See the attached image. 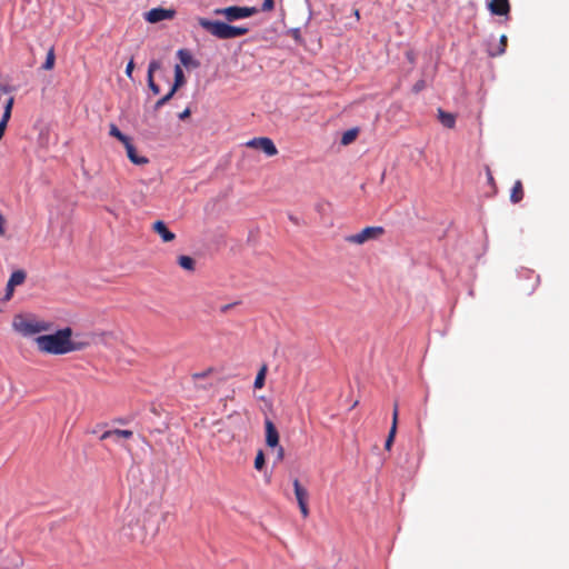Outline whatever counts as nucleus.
I'll return each instance as SVG.
<instances>
[{
  "mask_svg": "<svg viewBox=\"0 0 569 569\" xmlns=\"http://www.w3.org/2000/svg\"><path fill=\"white\" fill-rule=\"evenodd\" d=\"M72 329L66 327L51 335L38 336L34 342L40 352L56 356L80 351L89 346L88 341L72 339Z\"/></svg>",
  "mask_w": 569,
  "mask_h": 569,
  "instance_id": "f257e3e1",
  "label": "nucleus"
},
{
  "mask_svg": "<svg viewBox=\"0 0 569 569\" xmlns=\"http://www.w3.org/2000/svg\"><path fill=\"white\" fill-rule=\"evenodd\" d=\"M12 327L22 336H32L36 333L50 331L52 323L39 320L34 317L18 315L13 318Z\"/></svg>",
  "mask_w": 569,
  "mask_h": 569,
  "instance_id": "f03ea898",
  "label": "nucleus"
},
{
  "mask_svg": "<svg viewBox=\"0 0 569 569\" xmlns=\"http://www.w3.org/2000/svg\"><path fill=\"white\" fill-rule=\"evenodd\" d=\"M216 14H222L228 21H234L239 19L249 18L258 12L254 7H237L231 6L222 9H217Z\"/></svg>",
  "mask_w": 569,
  "mask_h": 569,
  "instance_id": "7ed1b4c3",
  "label": "nucleus"
},
{
  "mask_svg": "<svg viewBox=\"0 0 569 569\" xmlns=\"http://www.w3.org/2000/svg\"><path fill=\"white\" fill-rule=\"evenodd\" d=\"M198 23L218 39H230V24L221 21H211L206 18H198Z\"/></svg>",
  "mask_w": 569,
  "mask_h": 569,
  "instance_id": "20e7f679",
  "label": "nucleus"
},
{
  "mask_svg": "<svg viewBox=\"0 0 569 569\" xmlns=\"http://www.w3.org/2000/svg\"><path fill=\"white\" fill-rule=\"evenodd\" d=\"M385 232L382 227H366L360 232L346 238L350 243L362 244L369 240L378 239Z\"/></svg>",
  "mask_w": 569,
  "mask_h": 569,
  "instance_id": "39448f33",
  "label": "nucleus"
},
{
  "mask_svg": "<svg viewBox=\"0 0 569 569\" xmlns=\"http://www.w3.org/2000/svg\"><path fill=\"white\" fill-rule=\"evenodd\" d=\"M293 490L296 500L298 502L300 512L303 518L309 517V507H308V499H309V492L308 490L301 486L299 479L293 480Z\"/></svg>",
  "mask_w": 569,
  "mask_h": 569,
  "instance_id": "423d86ee",
  "label": "nucleus"
},
{
  "mask_svg": "<svg viewBox=\"0 0 569 569\" xmlns=\"http://www.w3.org/2000/svg\"><path fill=\"white\" fill-rule=\"evenodd\" d=\"M246 146L249 148L262 150L268 157H272L278 153L276 144L268 137L253 138L249 140Z\"/></svg>",
  "mask_w": 569,
  "mask_h": 569,
  "instance_id": "0eeeda50",
  "label": "nucleus"
},
{
  "mask_svg": "<svg viewBox=\"0 0 569 569\" xmlns=\"http://www.w3.org/2000/svg\"><path fill=\"white\" fill-rule=\"evenodd\" d=\"M183 83H184L183 71H182L181 67L177 64L174 68V82L171 86L169 92L156 102V108L158 109L161 106H163L167 101H169L172 98V96L174 94V92L177 91V89L179 87H181Z\"/></svg>",
  "mask_w": 569,
  "mask_h": 569,
  "instance_id": "6e6552de",
  "label": "nucleus"
},
{
  "mask_svg": "<svg viewBox=\"0 0 569 569\" xmlns=\"http://www.w3.org/2000/svg\"><path fill=\"white\" fill-rule=\"evenodd\" d=\"M176 16L174 9H166V8H153L147 12L146 19L150 23H158L163 20H171Z\"/></svg>",
  "mask_w": 569,
  "mask_h": 569,
  "instance_id": "1a4fd4ad",
  "label": "nucleus"
},
{
  "mask_svg": "<svg viewBox=\"0 0 569 569\" xmlns=\"http://www.w3.org/2000/svg\"><path fill=\"white\" fill-rule=\"evenodd\" d=\"M264 430H266V445L269 448H276L279 445V432L274 426V423L269 419H264Z\"/></svg>",
  "mask_w": 569,
  "mask_h": 569,
  "instance_id": "9d476101",
  "label": "nucleus"
},
{
  "mask_svg": "<svg viewBox=\"0 0 569 569\" xmlns=\"http://www.w3.org/2000/svg\"><path fill=\"white\" fill-rule=\"evenodd\" d=\"M398 415H399V405H398V401H395L393 411H392V423H391V428H390L389 435H388L386 443H385V448L387 450L391 449V446L393 443V440H395V437L397 433Z\"/></svg>",
  "mask_w": 569,
  "mask_h": 569,
  "instance_id": "9b49d317",
  "label": "nucleus"
},
{
  "mask_svg": "<svg viewBox=\"0 0 569 569\" xmlns=\"http://www.w3.org/2000/svg\"><path fill=\"white\" fill-rule=\"evenodd\" d=\"M488 8L492 14L506 16L510 11L509 0H491Z\"/></svg>",
  "mask_w": 569,
  "mask_h": 569,
  "instance_id": "f8f14e48",
  "label": "nucleus"
},
{
  "mask_svg": "<svg viewBox=\"0 0 569 569\" xmlns=\"http://www.w3.org/2000/svg\"><path fill=\"white\" fill-rule=\"evenodd\" d=\"M152 229L160 236L163 242H170L176 238L174 233L171 232L166 223L161 220L156 221L152 226Z\"/></svg>",
  "mask_w": 569,
  "mask_h": 569,
  "instance_id": "ddd939ff",
  "label": "nucleus"
},
{
  "mask_svg": "<svg viewBox=\"0 0 569 569\" xmlns=\"http://www.w3.org/2000/svg\"><path fill=\"white\" fill-rule=\"evenodd\" d=\"M132 431L130 430H121V429H113V430H107L100 436V440H107L112 438L114 441H119L121 438L128 439L132 437Z\"/></svg>",
  "mask_w": 569,
  "mask_h": 569,
  "instance_id": "4468645a",
  "label": "nucleus"
},
{
  "mask_svg": "<svg viewBox=\"0 0 569 569\" xmlns=\"http://www.w3.org/2000/svg\"><path fill=\"white\" fill-rule=\"evenodd\" d=\"M213 371H214V369L210 367V368H208V369H207V370H204V371H201V372H194V373H192V375H191V379H192V381H193V383H194V387H196L197 389H200V388H202V389H207V388L211 387V386H212L211 383H209V385H201V383H200V380L206 379V378H207L209 375H211Z\"/></svg>",
  "mask_w": 569,
  "mask_h": 569,
  "instance_id": "2eb2a0df",
  "label": "nucleus"
},
{
  "mask_svg": "<svg viewBox=\"0 0 569 569\" xmlns=\"http://www.w3.org/2000/svg\"><path fill=\"white\" fill-rule=\"evenodd\" d=\"M438 119L443 127L452 129L456 124V117L452 113L438 109Z\"/></svg>",
  "mask_w": 569,
  "mask_h": 569,
  "instance_id": "dca6fc26",
  "label": "nucleus"
},
{
  "mask_svg": "<svg viewBox=\"0 0 569 569\" xmlns=\"http://www.w3.org/2000/svg\"><path fill=\"white\" fill-rule=\"evenodd\" d=\"M523 199V187L520 180H517L511 189L510 200L513 203H518Z\"/></svg>",
  "mask_w": 569,
  "mask_h": 569,
  "instance_id": "f3484780",
  "label": "nucleus"
},
{
  "mask_svg": "<svg viewBox=\"0 0 569 569\" xmlns=\"http://www.w3.org/2000/svg\"><path fill=\"white\" fill-rule=\"evenodd\" d=\"M128 158L134 163V164H142V157H140L133 144L131 143V140H127V143H123Z\"/></svg>",
  "mask_w": 569,
  "mask_h": 569,
  "instance_id": "a211bd4d",
  "label": "nucleus"
},
{
  "mask_svg": "<svg viewBox=\"0 0 569 569\" xmlns=\"http://www.w3.org/2000/svg\"><path fill=\"white\" fill-rule=\"evenodd\" d=\"M26 279V273L22 270H17L11 273L10 279L8 281V287H16L23 283Z\"/></svg>",
  "mask_w": 569,
  "mask_h": 569,
  "instance_id": "6ab92c4d",
  "label": "nucleus"
},
{
  "mask_svg": "<svg viewBox=\"0 0 569 569\" xmlns=\"http://www.w3.org/2000/svg\"><path fill=\"white\" fill-rule=\"evenodd\" d=\"M178 263L181 268L193 271L194 270V260L189 256H180L178 258Z\"/></svg>",
  "mask_w": 569,
  "mask_h": 569,
  "instance_id": "aec40b11",
  "label": "nucleus"
},
{
  "mask_svg": "<svg viewBox=\"0 0 569 569\" xmlns=\"http://www.w3.org/2000/svg\"><path fill=\"white\" fill-rule=\"evenodd\" d=\"M266 373H267V366L263 365L260 368V370L258 371L257 377L254 379L253 386L256 389H261L264 386Z\"/></svg>",
  "mask_w": 569,
  "mask_h": 569,
  "instance_id": "412c9836",
  "label": "nucleus"
},
{
  "mask_svg": "<svg viewBox=\"0 0 569 569\" xmlns=\"http://www.w3.org/2000/svg\"><path fill=\"white\" fill-rule=\"evenodd\" d=\"M357 136H358L357 129L347 130L346 132H343V134L341 137V144H343V146L350 144L351 142H353L356 140Z\"/></svg>",
  "mask_w": 569,
  "mask_h": 569,
  "instance_id": "4be33fe9",
  "label": "nucleus"
},
{
  "mask_svg": "<svg viewBox=\"0 0 569 569\" xmlns=\"http://www.w3.org/2000/svg\"><path fill=\"white\" fill-rule=\"evenodd\" d=\"M109 134H110L111 137L117 138V139H118V140H120L122 143H127V140H129V139H130L128 136L123 134V133L119 130V128H118L116 124H113V123H111V124H110Z\"/></svg>",
  "mask_w": 569,
  "mask_h": 569,
  "instance_id": "5701e85b",
  "label": "nucleus"
},
{
  "mask_svg": "<svg viewBox=\"0 0 569 569\" xmlns=\"http://www.w3.org/2000/svg\"><path fill=\"white\" fill-rule=\"evenodd\" d=\"M154 66H156V63H154V62H151V63L149 64V69H148V82H149V88L153 91V93H154V94H158V93L160 92V89H159V87L154 83L153 78H152V72H153Z\"/></svg>",
  "mask_w": 569,
  "mask_h": 569,
  "instance_id": "b1692460",
  "label": "nucleus"
},
{
  "mask_svg": "<svg viewBox=\"0 0 569 569\" xmlns=\"http://www.w3.org/2000/svg\"><path fill=\"white\" fill-rule=\"evenodd\" d=\"M507 41H508L507 36L502 34L500 37V43H499L498 49L496 51L490 50L489 54L491 57H497V56H500V54L505 53L506 48H507Z\"/></svg>",
  "mask_w": 569,
  "mask_h": 569,
  "instance_id": "393cba45",
  "label": "nucleus"
},
{
  "mask_svg": "<svg viewBox=\"0 0 569 569\" xmlns=\"http://www.w3.org/2000/svg\"><path fill=\"white\" fill-rule=\"evenodd\" d=\"M54 60H56L54 50H53V48H51L47 53V58H46L44 63L42 64V69L51 70L54 67Z\"/></svg>",
  "mask_w": 569,
  "mask_h": 569,
  "instance_id": "a878e982",
  "label": "nucleus"
},
{
  "mask_svg": "<svg viewBox=\"0 0 569 569\" xmlns=\"http://www.w3.org/2000/svg\"><path fill=\"white\" fill-rule=\"evenodd\" d=\"M13 103H14V98L13 97H10L6 104H4V108H3V114H2V118H4V120H10L11 118V113H12V108H13Z\"/></svg>",
  "mask_w": 569,
  "mask_h": 569,
  "instance_id": "bb28decb",
  "label": "nucleus"
},
{
  "mask_svg": "<svg viewBox=\"0 0 569 569\" xmlns=\"http://www.w3.org/2000/svg\"><path fill=\"white\" fill-rule=\"evenodd\" d=\"M248 31L249 29L244 27L230 26V39L244 36L248 33Z\"/></svg>",
  "mask_w": 569,
  "mask_h": 569,
  "instance_id": "cd10ccee",
  "label": "nucleus"
},
{
  "mask_svg": "<svg viewBox=\"0 0 569 569\" xmlns=\"http://www.w3.org/2000/svg\"><path fill=\"white\" fill-rule=\"evenodd\" d=\"M264 462H266V461H264V453H263V451H262V450H259V451L257 452L256 458H254V468H256L257 470H261V469L263 468V466H264Z\"/></svg>",
  "mask_w": 569,
  "mask_h": 569,
  "instance_id": "c85d7f7f",
  "label": "nucleus"
},
{
  "mask_svg": "<svg viewBox=\"0 0 569 569\" xmlns=\"http://www.w3.org/2000/svg\"><path fill=\"white\" fill-rule=\"evenodd\" d=\"M178 57H179L180 61L182 62V64H184V66H189V63L192 60L190 53L183 49L178 51Z\"/></svg>",
  "mask_w": 569,
  "mask_h": 569,
  "instance_id": "c756f323",
  "label": "nucleus"
},
{
  "mask_svg": "<svg viewBox=\"0 0 569 569\" xmlns=\"http://www.w3.org/2000/svg\"><path fill=\"white\" fill-rule=\"evenodd\" d=\"M274 8V0H263L261 10L262 11H272Z\"/></svg>",
  "mask_w": 569,
  "mask_h": 569,
  "instance_id": "7c9ffc66",
  "label": "nucleus"
},
{
  "mask_svg": "<svg viewBox=\"0 0 569 569\" xmlns=\"http://www.w3.org/2000/svg\"><path fill=\"white\" fill-rule=\"evenodd\" d=\"M426 88V81L425 80H418L413 87H412V91L418 93L420 92L421 90H423Z\"/></svg>",
  "mask_w": 569,
  "mask_h": 569,
  "instance_id": "2f4dec72",
  "label": "nucleus"
},
{
  "mask_svg": "<svg viewBox=\"0 0 569 569\" xmlns=\"http://www.w3.org/2000/svg\"><path fill=\"white\" fill-rule=\"evenodd\" d=\"M9 120H4V118H1L0 120V140L3 138L6 128L8 126Z\"/></svg>",
  "mask_w": 569,
  "mask_h": 569,
  "instance_id": "473e14b6",
  "label": "nucleus"
},
{
  "mask_svg": "<svg viewBox=\"0 0 569 569\" xmlns=\"http://www.w3.org/2000/svg\"><path fill=\"white\" fill-rule=\"evenodd\" d=\"M191 114V110L189 108H186L182 112L179 113L180 120H186Z\"/></svg>",
  "mask_w": 569,
  "mask_h": 569,
  "instance_id": "72a5a7b5",
  "label": "nucleus"
},
{
  "mask_svg": "<svg viewBox=\"0 0 569 569\" xmlns=\"http://www.w3.org/2000/svg\"><path fill=\"white\" fill-rule=\"evenodd\" d=\"M133 67H134L133 61H132V60H131V61H129V63L127 64V68H126V73H127L129 77L131 76V72H132V70H133Z\"/></svg>",
  "mask_w": 569,
  "mask_h": 569,
  "instance_id": "f704fd0d",
  "label": "nucleus"
},
{
  "mask_svg": "<svg viewBox=\"0 0 569 569\" xmlns=\"http://www.w3.org/2000/svg\"><path fill=\"white\" fill-rule=\"evenodd\" d=\"M13 290H14V287L7 286V289H6V299L7 300H9L12 297Z\"/></svg>",
  "mask_w": 569,
  "mask_h": 569,
  "instance_id": "c9c22d12",
  "label": "nucleus"
},
{
  "mask_svg": "<svg viewBox=\"0 0 569 569\" xmlns=\"http://www.w3.org/2000/svg\"><path fill=\"white\" fill-rule=\"evenodd\" d=\"M0 90H1V92L8 93V92H11L13 90V88L10 86H7V84H1Z\"/></svg>",
  "mask_w": 569,
  "mask_h": 569,
  "instance_id": "e433bc0d",
  "label": "nucleus"
},
{
  "mask_svg": "<svg viewBox=\"0 0 569 569\" xmlns=\"http://www.w3.org/2000/svg\"><path fill=\"white\" fill-rule=\"evenodd\" d=\"M284 456V449L278 445V459L281 460Z\"/></svg>",
  "mask_w": 569,
  "mask_h": 569,
  "instance_id": "4c0bfd02",
  "label": "nucleus"
},
{
  "mask_svg": "<svg viewBox=\"0 0 569 569\" xmlns=\"http://www.w3.org/2000/svg\"><path fill=\"white\" fill-rule=\"evenodd\" d=\"M487 176H488V181L490 183H492L493 182V177H492L491 171L489 169L487 170Z\"/></svg>",
  "mask_w": 569,
  "mask_h": 569,
  "instance_id": "58836bf2",
  "label": "nucleus"
},
{
  "mask_svg": "<svg viewBox=\"0 0 569 569\" xmlns=\"http://www.w3.org/2000/svg\"><path fill=\"white\" fill-rule=\"evenodd\" d=\"M355 17H357V19H359V18H360L359 10H355Z\"/></svg>",
  "mask_w": 569,
  "mask_h": 569,
  "instance_id": "ea45409f",
  "label": "nucleus"
}]
</instances>
